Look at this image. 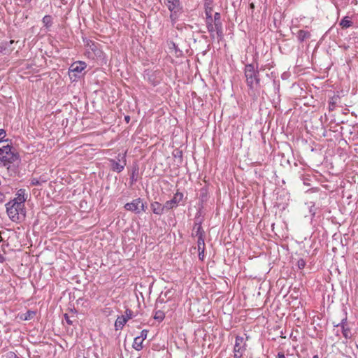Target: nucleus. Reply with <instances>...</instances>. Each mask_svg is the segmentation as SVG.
Masks as SVG:
<instances>
[{
  "label": "nucleus",
  "mask_w": 358,
  "mask_h": 358,
  "mask_svg": "<svg viewBox=\"0 0 358 358\" xmlns=\"http://www.w3.org/2000/svg\"><path fill=\"white\" fill-rule=\"evenodd\" d=\"M129 120H130V117L129 116L125 117V120L127 122H129Z\"/></svg>",
  "instance_id": "79ce46f5"
},
{
  "label": "nucleus",
  "mask_w": 358,
  "mask_h": 358,
  "mask_svg": "<svg viewBox=\"0 0 358 358\" xmlns=\"http://www.w3.org/2000/svg\"><path fill=\"white\" fill-rule=\"evenodd\" d=\"M124 316H125L127 320L128 321L129 319H131L132 317L133 311L127 308L125 311V315Z\"/></svg>",
  "instance_id": "a878e982"
},
{
  "label": "nucleus",
  "mask_w": 358,
  "mask_h": 358,
  "mask_svg": "<svg viewBox=\"0 0 358 358\" xmlns=\"http://www.w3.org/2000/svg\"><path fill=\"white\" fill-rule=\"evenodd\" d=\"M9 358H20L15 353L11 352Z\"/></svg>",
  "instance_id": "e433bc0d"
},
{
  "label": "nucleus",
  "mask_w": 358,
  "mask_h": 358,
  "mask_svg": "<svg viewBox=\"0 0 358 358\" xmlns=\"http://www.w3.org/2000/svg\"><path fill=\"white\" fill-rule=\"evenodd\" d=\"M313 358H318V356L317 355H315L313 357Z\"/></svg>",
  "instance_id": "c03bdc74"
},
{
  "label": "nucleus",
  "mask_w": 358,
  "mask_h": 358,
  "mask_svg": "<svg viewBox=\"0 0 358 358\" xmlns=\"http://www.w3.org/2000/svg\"><path fill=\"white\" fill-rule=\"evenodd\" d=\"M143 341L144 340H143L141 338L136 337L134 338V341L133 348L136 350H138V351L141 350L143 348Z\"/></svg>",
  "instance_id": "f3484780"
},
{
  "label": "nucleus",
  "mask_w": 358,
  "mask_h": 358,
  "mask_svg": "<svg viewBox=\"0 0 358 358\" xmlns=\"http://www.w3.org/2000/svg\"><path fill=\"white\" fill-rule=\"evenodd\" d=\"M340 26L342 27V28L347 29L352 26V22L349 20V17L348 16L344 17L340 22Z\"/></svg>",
  "instance_id": "a211bd4d"
},
{
  "label": "nucleus",
  "mask_w": 358,
  "mask_h": 358,
  "mask_svg": "<svg viewBox=\"0 0 358 358\" xmlns=\"http://www.w3.org/2000/svg\"><path fill=\"white\" fill-rule=\"evenodd\" d=\"M127 322V320L125 316H124V315L119 316L115 322V327L116 330L122 329L124 327V326Z\"/></svg>",
  "instance_id": "4468645a"
},
{
  "label": "nucleus",
  "mask_w": 358,
  "mask_h": 358,
  "mask_svg": "<svg viewBox=\"0 0 358 358\" xmlns=\"http://www.w3.org/2000/svg\"><path fill=\"white\" fill-rule=\"evenodd\" d=\"M206 23H207V29H208V32L210 33V37L214 39L215 38V32L214 24H213V21H210V20H206Z\"/></svg>",
  "instance_id": "6ab92c4d"
},
{
  "label": "nucleus",
  "mask_w": 358,
  "mask_h": 358,
  "mask_svg": "<svg viewBox=\"0 0 358 358\" xmlns=\"http://www.w3.org/2000/svg\"><path fill=\"white\" fill-rule=\"evenodd\" d=\"M206 20L213 21L212 18V9L210 8H206Z\"/></svg>",
  "instance_id": "b1692460"
},
{
  "label": "nucleus",
  "mask_w": 358,
  "mask_h": 358,
  "mask_svg": "<svg viewBox=\"0 0 358 358\" xmlns=\"http://www.w3.org/2000/svg\"><path fill=\"white\" fill-rule=\"evenodd\" d=\"M46 182V180L45 179H38V178H32L31 180V185H41L42 183H44Z\"/></svg>",
  "instance_id": "5701e85b"
},
{
  "label": "nucleus",
  "mask_w": 358,
  "mask_h": 358,
  "mask_svg": "<svg viewBox=\"0 0 358 358\" xmlns=\"http://www.w3.org/2000/svg\"><path fill=\"white\" fill-rule=\"evenodd\" d=\"M221 22L220 21V14L219 13H215L214 15V22Z\"/></svg>",
  "instance_id": "c756f323"
},
{
  "label": "nucleus",
  "mask_w": 358,
  "mask_h": 358,
  "mask_svg": "<svg viewBox=\"0 0 358 358\" xmlns=\"http://www.w3.org/2000/svg\"><path fill=\"white\" fill-rule=\"evenodd\" d=\"M135 171H136V170L133 171L132 175H131V178H130V179L131 180L132 182H133L134 181H136V179L134 178Z\"/></svg>",
  "instance_id": "4c0bfd02"
},
{
  "label": "nucleus",
  "mask_w": 358,
  "mask_h": 358,
  "mask_svg": "<svg viewBox=\"0 0 358 358\" xmlns=\"http://www.w3.org/2000/svg\"><path fill=\"white\" fill-rule=\"evenodd\" d=\"M197 245H198V251L202 250V253H204V250H205L204 237L198 238Z\"/></svg>",
  "instance_id": "412c9836"
},
{
  "label": "nucleus",
  "mask_w": 358,
  "mask_h": 358,
  "mask_svg": "<svg viewBox=\"0 0 358 358\" xmlns=\"http://www.w3.org/2000/svg\"><path fill=\"white\" fill-rule=\"evenodd\" d=\"M178 13L171 12L170 15V18L173 22H175L178 18Z\"/></svg>",
  "instance_id": "c85d7f7f"
},
{
  "label": "nucleus",
  "mask_w": 358,
  "mask_h": 358,
  "mask_svg": "<svg viewBox=\"0 0 358 358\" xmlns=\"http://www.w3.org/2000/svg\"><path fill=\"white\" fill-rule=\"evenodd\" d=\"M27 315L25 317V320H30L33 317V315L35 314L34 312H27Z\"/></svg>",
  "instance_id": "72a5a7b5"
},
{
  "label": "nucleus",
  "mask_w": 358,
  "mask_h": 358,
  "mask_svg": "<svg viewBox=\"0 0 358 358\" xmlns=\"http://www.w3.org/2000/svg\"><path fill=\"white\" fill-rule=\"evenodd\" d=\"M310 33L308 31L299 30L297 32V38L300 42H303L304 41L310 38Z\"/></svg>",
  "instance_id": "2eb2a0df"
},
{
  "label": "nucleus",
  "mask_w": 358,
  "mask_h": 358,
  "mask_svg": "<svg viewBox=\"0 0 358 358\" xmlns=\"http://www.w3.org/2000/svg\"><path fill=\"white\" fill-rule=\"evenodd\" d=\"M87 67V64L84 62L78 61L73 63L70 68L69 71L75 73V76H78V74L81 73L82 71Z\"/></svg>",
  "instance_id": "1a4fd4ad"
},
{
  "label": "nucleus",
  "mask_w": 358,
  "mask_h": 358,
  "mask_svg": "<svg viewBox=\"0 0 358 358\" xmlns=\"http://www.w3.org/2000/svg\"><path fill=\"white\" fill-rule=\"evenodd\" d=\"M6 208L8 216L13 222H19L25 218L24 204L19 205L16 201H10L6 204Z\"/></svg>",
  "instance_id": "f03ea898"
},
{
  "label": "nucleus",
  "mask_w": 358,
  "mask_h": 358,
  "mask_svg": "<svg viewBox=\"0 0 358 358\" xmlns=\"http://www.w3.org/2000/svg\"><path fill=\"white\" fill-rule=\"evenodd\" d=\"M27 200V196L25 194V189H20L16 194V197L14 198L12 201H16L19 205L24 204L25 201Z\"/></svg>",
  "instance_id": "ddd939ff"
},
{
  "label": "nucleus",
  "mask_w": 358,
  "mask_h": 358,
  "mask_svg": "<svg viewBox=\"0 0 358 358\" xmlns=\"http://www.w3.org/2000/svg\"><path fill=\"white\" fill-rule=\"evenodd\" d=\"M148 333V330H145V329H143L141 332V335L137 336L138 338H141L143 340H145L146 338H147V334Z\"/></svg>",
  "instance_id": "cd10ccee"
},
{
  "label": "nucleus",
  "mask_w": 358,
  "mask_h": 358,
  "mask_svg": "<svg viewBox=\"0 0 358 358\" xmlns=\"http://www.w3.org/2000/svg\"><path fill=\"white\" fill-rule=\"evenodd\" d=\"M215 32L217 35V38H222L223 36L222 33V25L221 22H214Z\"/></svg>",
  "instance_id": "aec40b11"
},
{
  "label": "nucleus",
  "mask_w": 358,
  "mask_h": 358,
  "mask_svg": "<svg viewBox=\"0 0 358 358\" xmlns=\"http://www.w3.org/2000/svg\"><path fill=\"white\" fill-rule=\"evenodd\" d=\"M150 208L153 213L157 215H162L164 213V211L166 210L165 204L162 205L160 203L157 201H154L151 203Z\"/></svg>",
  "instance_id": "f8f14e48"
},
{
  "label": "nucleus",
  "mask_w": 358,
  "mask_h": 358,
  "mask_svg": "<svg viewBox=\"0 0 358 358\" xmlns=\"http://www.w3.org/2000/svg\"><path fill=\"white\" fill-rule=\"evenodd\" d=\"M246 84L250 91L255 94L260 89V78L258 66L255 68L252 64H246L244 69Z\"/></svg>",
  "instance_id": "f257e3e1"
},
{
  "label": "nucleus",
  "mask_w": 358,
  "mask_h": 358,
  "mask_svg": "<svg viewBox=\"0 0 358 358\" xmlns=\"http://www.w3.org/2000/svg\"><path fill=\"white\" fill-rule=\"evenodd\" d=\"M117 159V160L111 159L109 162L110 163L112 170L117 173H120L123 171L126 165L125 155L119 154Z\"/></svg>",
  "instance_id": "423d86ee"
},
{
  "label": "nucleus",
  "mask_w": 358,
  "mask_h": 358,
  "mask_svg": "<svg viewBox=\"0 0 358 358\" xmlns=\"http://www.w3.org/2000/svg\"><path fill=\"white\" fill-rule=\"evenodd\" d=\"M165 317L164 313L162 310H157L155 312L154 318L159 322L162 321Z\"/></svg>",
  "instance_id": "4be33fe9"
},
{
  "label": "nucleus",
  "mask_w": 358,
  "mask_h": 358,
  "mask_svg": "<svg viewBox=\"0 0 358 358\" xmlns=\"http://www.w3.org/2000/svg\"><path fill=\"white\" fill-rule=\"evenodd\" d=\"M19 159V155L14 148L7 144L0 147V162L6 166Z\"/></svg>",
  "instance_id": "7ed1b4c3"
},
{
  "label": "nucleus",
  "mask_w": 358,
  "mask_h": 358,
  "mask_svg": "<svg viewBox=\"0 0 358 358\" xmlns=\"http://www.w3.org/2000/svg\"><path fill=\"white\" fill-rule=\"evenodd\" d=\"M246 344L244 342L243 337L237 336L236 337L235 345L234 347V358H241L245 352Z\"/></svg>",
  "instance_id": "39448f33"
},
{
  "label": "nucleus",
  "mask_w": 358,
  "mask_h": 358,
  "mask_svg": "<svg viewBox=\"0 0 358 358\" xmlns=\"http://www.w3.org/2000/svg\"><path fill=\"white\" fill-rule=\"evenodd\" d=\"M138 358H140V357H138Z\"/></svg>",
  "instance_id": "49530a36"
},
{
  "label": "nucleus",
  "mask_w": 358,
  "mask_h": 358,
  "mask_svg": "<svg viewBox=\"0 0 358 358\" xmlns=\"http://www.w3.org/2000/svg\"><path fill=\"white\" fill-rule=\"evenodd\" d=\"M278 358H287L284 353L283 352H278V356H277Z\"/></svg>",
  "instance_id": "c9c22d12"
},
{
  "label": "nucleus",
  "mask_w": 358,
  "mask_h": 358,
  "mask_svg": "<svg viewBox=\"0 0 358 358\" xmlns=\"http://www.w3.org/2000/svg\"><path fill=\"white\" fill-rule=\"evenodd\" d=\"M329 109L334 110L335 108V104H336L335 101H334V99H331V100L329 101Z\"/></svg>",
  "instance_id": "2f4dec72"
},
{
  "label": "nucleus",
  "mask_w": 358,
  "mask_h": 358,
  "mask_svg": "<svg viewBox=\"0 0 358 358\" xmlns=\"http://www.w3.org/2000/svg\"><path fill=\"white\" fill-rule=\"evenodd\" d=\"M250 8H251V9H254V8H255V5H254V3H251L250 4Z\"/></svg>",
  "instance_id": "a19ab883"
},
{
  "label": "nucleus",
  "mask_w": 358,
  "mask_h": 358,
  "mask_svg": "<svg viewBox=\"0 0 358 358\" xmlns=\"http://www.w3.org/2000/svg\"><path fill=\"white\" fill-rule=\"evenodd\" d=\"M204 257L203 253H202V250L199 251V257L200 259H203Z\"/></svg>",
  "instance_id": "58836bf2"
},
{
  "label": "nucleus",
  "mask_w": 358,
  "mask_h": 358,
  "mask_svg": "<svg viewBox=\"0 0 358 358\" xmlns=\"http://www.w3.org/2000/svg\"><path fill=\"white\" fill-rule=\"evenodd\" d=\"M175 157H178L180 159H182V153L180 150H176V153L173 154Z\"/></svg>",
  "instance_id": "473e14b6"
},
{
  "label": "nucleus",
  "mask_w": 358,
  "mask_h": 358,
  "mask_svg": "<svg viewBox=\"0 0 358 358\" xmlns=\"http://www.w3.org/2000/svg\"><path fill=\"white\" fill-rule=\"evenodd\" d=\"M183 198V194L179 192H177L173 199L171 200L167 201L164 204L165 207L166 208V210L173 209L176 207H177L179 202Z\"/></svg>",
  "instance_id": "6e6552de"
},
{
  "label": "nucleus",
  "mask_w": 358,
  "mask_h": 358,
  "mask_svg": "<svg viewBox=\"0 0 358 358\" xmlns=\"http://www.w3.org/2000/svg\"><path fill=\"white\" fill-rule=\"evenodd\" d=\"M42 22L45 29L49 30L53 24V18L51 15H46L43 17Z\"/></svg>",
  "instance_id": "dca6fc26"
},
{
  "label": "nucleus",
  "mask_w": 358,
  "mask_h": 358,
  "mask_svg": "<svg viewBox=\"0 0 358 358\" xmlns=\"http://www.w3.org/2000/svg\"><path fill=\"white\" fill-rule=\"evenodd\" d=\"M5 50V48L0 46V52H2Z\"/></svg>",
  "instance_id": "37998d69"
},
{
  "label": "nucleus",
  "mask_w": 358,
  "mask_h": 358,
  "mask_svg": "<svg viewBox=\"0 0 358 358\" xmlns=\"http://www.w3.org/2000/svg\"><path fill=\"white\" fill-rule=\"evenodd\" d=\"M6 136V131L4 129H0V143L7 141V140H4Z\"/></svg>",
  "instance_id": "bb28decb"
},
{
  "label": "nucleus",
  "mask_w": 358,
  "mask_h": 358,
  "mask_svg": "<svg viewBox=\"0 0 358 358\" xmlns=\"http://www.w3.org/2000/svg\"><path fill=\"white\" fill-rule=\"evenodd\" d=\"M124 208L128 211L140 214L141 212H145L147 209V203L144 202L141 198L134 199L130 203H127Z\"/></svg>",
  "instance_id": "20e7f679"
},
{
  "label": "nucleus",
  "mask_w": 358,
  "mask_h": 358,
  "mask_svg": "<svg viewBox=\"0 0 358 358\" xmlns=\"http://www.w3.org/2000/svg\"><path fill=\"white\" fill-rule=\"evenodd\" d=\"M297 266L299 269H303L305 266H306V262L304 259H299L298 261H297Z\"/></svg>",
  "instance_id": "393cba45"
},
{
  "label": "nucleus",
  "mask_w": 358,
  "mask_h": 358,
  "mask_svg": "<svg viewBox=\"0 0 358 358\" xmlns=\"http://www.w3.org/2000/svg\"><path fill=\"white\" fill-rule=\"evenodd\" d=\"M5 262V257H3V255H1V254L0 253V263H3V262Z\"/></svg>",
  "instance_id": "ea45409f"
},
{
  "label": "nucleus",
  "mask_w": 358,
  "mask_h": 358,
  "mask_svg": "<svg viewBox=\"0 0 358 358\" xmlns=\"http://www.w3.org/2000/svg\"><path fill=\"white\" fill-rule=\"evenodd\" d=\"M201 215V212L200 210L197 212L196 215V221H195V224H194V226L193 227V230H192V235L193 236H196L198 238H200V237H204V231L203 229H202V227H201V219L199 218Z\"/></svg>",
  "instance_id": "0eeeda50"
},
{
  "label": "nucleus",
  "mask_w": 358,
  "mask_h": 358,
  "mask_svg": "<svg viewBox=\"0 0 358 358\" xmlns=\"http://www.w3.org/2000/svg\"><path fill=\"white\" fill-rule=\"evenodd\" d=\"M5 201V195L3 192H0V202H3Z\"/></svg>",
  "instance_id": "f704fd0d"
},
{
  "label": "nucleus",
  "mask_w": 358,
  "mask_h": 358,
  "mask_svg": "<svg viewBox=\"0 0 358 358\" xmlns=\"http://www.w3.org/2000/svg\"><path fill=\"white\" fill-rule=\"evenodd\" d=\"M346 322H347V317H345V318L342 319V320L340 323L335 324V322H334V325L336 327H341L342 329V334H343V336L346 339H348L351 337V333H350V329L347 327Z\"/></svg>",
  "instance_id": "9b49d317"
},
{
  "label": "nucleus",
  "mask_w": 358,
  "mask_h": 358,
  "mask_svg": "<svg viewBox=\"0 0 358 358\" xmlns=\"http://www.w3.org/2000/svg\"><path fill=\"white\" fill-rule=\"evenodd\" d=\"M64 318L68 324H69V325L73 324V321L70 319V317H69V315L67 314H64Z\"/></svg>",
  "instance_id": "7c9ffc66"
},
{
  "label": "nucleus",
  "mask_w": 358,
  "mask_h": 358,
  "mask_svg": "<svg viewBox=\"0 0 358 358\" xmlns=\"http://www.w3.org/2000/svg\"><path fill=\"white\" fill-rule=\"evenodd\" d=\"M27 2H30L31 0H25Z\"/></svg>",
  "instance_id": "a18cd8bd"
},
{
  "label": "nucleus",
  "mask_w": 358,
  "mask_h": 358,
  "mask_svg": "<svg viewBox=\"0 0 358 358\" xmlns=\"http://www.w3.org/2000/svg\"><path fill=\"white\" fill-rule=\"evenodd\" d=\"M166 5L171 12L180 13L182 8L180 0H166Z\"/></svg>",
  "instance_id": "9d476101"
}]
</instances>
